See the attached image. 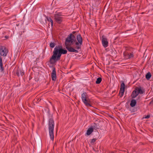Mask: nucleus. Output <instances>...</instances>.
I'll use <instances>...</instances> for the list:
<instances>
[{
    "label": "nucleus",
    "instance_id": "obj_1",
    "mask_svg": "<svg viewBox=\"0 0 153 153\" xmlns=\"http://www.w3.org/2000/svg\"><path fill=\"white\" fill-rule=\"evenodd\" d=\"M76 40L75 36L72 34H70L66 38L65 44L66 48L70 52L78 53V50L81 49L82 43V38L79 34L77 36Z\"/></svg>",
    "mask_w": 153,
    "mask_h": 153
},
{
    "label": "nucleus",
    "instance_id": "obj_2",
    "mask_svg": "<svg viewBox=\"0 0 153 153\" xmlns=\"http://www.w3.org/2000/svg\"><path fill=\"white\" fill-rule=\"evenodd\" d=\"M53 53L49 60L50 63L51 64H54L57 61L59 60L62 54L57 46L54 48Z\"/></svg>",
    "mask_w": 153,
    "mask_h": 153
},
{
    "label": "nucleus",
    "instance_id": "obj_3",
    "mask_svg": "<svg viewBox=\"0 0 153 153\" xmlns=\"http://www.w3.org/2000/svg\"><path fill=\"white\" fill-rule=\"evenodd\" d=\"M48 129L49 135L51 139L52 140H53V130L54 127V123L53 120L52 118H50L49 120Z\"/></svg>",
    "mask_w": 153,
    "mask_h": 153
},
{
    "label": "nucleus",
    "instance_id": "obj_4",
    "mask_svg": "<svg viewBox=\"0 0 153 153\" xmlns=\"http://www.w3.org/2000/svg\"><path fill=\"white\" fill-rule=\"evenodd\" d=\"M61 15L60 13L54 14V19L55 21L58 24H60L62 21V17L60 16Z\"/></svg>",
    "mask_w": 153,
    "mask_h": 153
},
{
    "label": "nucleus",
    "instance_id": "obj_5",
    "mask_svg": "<svg viewBox=\"0 0 153 153\" xmlns=\"http://www.w3.org/2000/svg\"><path fill=\"white\" fill-rule=\"evenodd\" d=\"M8 53L7 50L4 46H1L0 48V54L1 55L5 56Z\"/></svg>",
    "mask_w": 153,
    "mask_h": 153
},
{
    "label": "nucleus",
    "instance_id": "obj_6",
    "mask_svg": "<svg viewBox=\"0 0 153 153\" xmlns=\"http://www.w3.org/2000/svg\"><path fill=\"white\" fill-rule=\"evenodd\" d=\"M102 43L103 46L105 48L108 46V42L107 39L105 36H102L101 38Z\"/></svg>",
    "mask_w": 153,
    "mask_h": 153
},
{
    "label": "nucleus",
    "instance_id": "obj_7",
    "mask_svg": "<svg viewBox=\"0 0 153 153\" xmlns=\"http://www.w3.org/2000/svg\"><path fill=\"white\" fill-rule=\"evenodd\" d=\"M123 55L125 58L126 59H130L133 57L132 53H129L128 52H125L123 53Z\"/></svg>",
    "mask_w": 153,
    "mask_h": 153
},
{
    "label": "nucleus",
    "instance_id": "obj_8",
    "mask_svg": "<svg viewBox=\"0 0 153 153\" xmlns=\"http://www.w3.org/2000/svg\"><path fill=\"white\" fill-rule=\"evenodd\" d=\"M52 77V80L53 81H55L56 79V68L55 67H53L52 69V72L51 75Z\"/></svg>",
    "mask_w": 153,
    "mask_h": 153
},
{
    "label": "nucleus",
    "instance_id": "obj_9",
    "mask_svg": "<svg viewBox=\"0 0 153 153\" xmlns=\"http://www.w3.org/2000/svg\"><path fill=\"white\" fill-rule=\"evenodd\" d=\"M84 104L87 106H91V101L88 98L82 101Z\"/></svg>",
    "mask_w": 153,
    "mask_h": 153
},
{
    "label": "nucleus",
    "instance_id": "obj_10",
    "mask_svg": "<svg viewBox=\"0 0 153 153\" xmlns=\"http://www.w3.org/2000/svg\"><path fill=\"white\" fill-rule=\"evenodd\" d=\"M137 91L138 92L139 94H143L145 92V90L144 89L141 87H137L136 88Z\"/></svg>",
    "mask_w": 153,
    "mask_h": 153
},
{
    "label": "nucleus",
    "instance_id": "obj_11",
    "mask_svg": "<svg viewBox=\"0 0 153 153\" xmlns=\"http://www.w3.org/2000/svg\"><path fill=\"white\" fill-rule=\"evenodd\" d=\"M137 91V89L136 88L135 90L133 91L131 94V97L133 98H135L139 94Z\"/></svg>",
    "mask_w": 153,
    "mask_h": 153
},
{
    "label": "nucleus",
    "instance_id": "obj_12",
    "mask_svg": "<svg viewBox=\"0 0 153 153\" xmlns=\"http://www.w3.org/2000/svg\"><path fill=\"white\" fill-rule=\"evenodd\" d=\"M88 98V96L87 94L85 92H84L81 95V99L82 101L83 100L86 99Z\"/></svg>",
    "mask_w": 153,
    "mask_h": 153
},
{
    "label": "nucleus",
    "instance_id": "obj_13",
    "mask_svg": "<svg viewBox=\"0 0 153 153\" xmlns=\"http://www.w3.org/2000/svg\"><path fill=\"white\" fill-rule=\"evenodd\" d=\"M57 48L60 52H61L62 54H65L67 53V51L66 50H64L62 48V47H61L60 46H58Z\"/></svg>",
    "mask_w": 153,
    "mask_h": 153
},
{
    "label": "nucleus",
    "instance_id": "obj_14",
    "mask_svg": "<svg viewBox=\"0 0 153 153\" xmlns=\"http://www.w3.org/2000/svg\"><path fill=\"white\" fill-rule=\"evenodd\" d=\"M16 74L19 76H22L24 74V73L23 71L19 69L17 71Z\"/></svg>",
    "mask_w": 153,
    "mask_h": 153
},
{
    "label": "nucleus",
    "instance_id": "obj_15",
    "mask_svg": "<svg viewBox=\"0 0 153 153\" xmlns=\"http://www.w3.org/2000/svg\"><path fill=\"white\" fill-rule=\"evenodd\" d=\"M93 129L92 128H88V130L87 131L86 134L89 135L91 134L93 132Z\"/></svg>",
    "mask_w": 153,
    "mask_h": 153
},
{
    "label": "nucleus",
    "instance_id": "obj_16",
    "mask_svg": "<svg viewBox=\"0 0 153 153\" xmlns=\"http://www.w3.org/2000/svg\"><path fill=\"white\" fill-rule=\"evenodd\" d=\"M136 100L134 99L131 100V101L130 105L132 107H134L135 106L136 104Z\"/></svg>",
    "mask_w": 153,
    "mask_h": 153
},
{
    "label": "nucleus",
    "instance_id": "obj_17",
    "mask_svg": "<svg viewBox=\"0 0 153 153\" xmlns=\"http://www.w3.org/2000/svg\"><path fill=\"white\" fill-rule=\"evenodd\" d=\"M151 76V74L150 72L148 73L146 75V78L147 80L149 79Z\"/></svg>",
    "mask_w": 153,
    "mask_h": 153
},
{
    "label": "nucleus",
    "instance_id": "obj_18",
    "mask_svg": "<svg viewBox=\"0 0 153 153\" xmlns=\"http://www.w3.org/2000/svg\"><path fill=\"white\" fill-rule=\"evenodd\" d=\"M124 90H120L119 93V96L120 97H122L124 93Z\"/></svg>",
    "mask_w": 153,
    "mask_h": 153
},
{
    "label": "nucleus",
    "instance_id": "obj_19",
    "mask_svg": "<svg viewBox=\"0 0 153 153\" xmlns=\"http://www.w3.org/2000/svg\"><path fill=\"white\" fill-rule=\"evenodd\" d=\"M101 81L102 78L101 77H99L97 79V80L96 81V83L97 84H100L101 82Z\"/></svg>",
    "mask_w": 153,
    "mask_h": 153
},
{
    "label": "nucleus",
    "instance_id": "obj_20",
    "mask_svg": "<svg viewBox=\"0 0 153 153\" xmlns=\"http://www.w3.org/2000/svg\"><path fill=\"white\" fill-rule=\"evenodd\" d=\"M124 88H125V84L124 82H123L121 84L120 90H124Z\"/></svg>",
    "mask_w": 153,
    "mask_h": 153
},
{
    "label": "nucleus",
    "instance_id": "obj_21",
    "mask_svg": "<svg viewBox=\"0 0 153 153\" xmlns=\"http://www.w3.org/2000/svg\"><path fill=\"white\" fill-rule=\"evenodd\" d=\"M48 21L50 22L51 23V26H52L53 24V20L51 18H49L47 19Z\"/></svg>",
    "mask_w": 153,
    "mask_h": 153
},
{
    "label": "nucleus",
    "instance_id": "obj_22",
    "mask_svg": "<svg viewBox=\"0 0 153 153\" xmlns=\"http://www.w3.org/2000/svg\"><path fill=\"white\" fill-rule=\"evenodd\" d=\"M55 43L53 42H51L50 44V46L51 48H53L55 46Z\"/></svg>",
    "mask_w": 153,
    "mask_h": 153
},
{
    "label": "nucleus",
    "instance_id": "obj_23",
    "mask_svg": "<svg viewBox=\"0 0 153 153\" xmlns=\"http://www.w3.org/2000/svg\"><path fill=\"white\" fill-rule=\"evenodd\" d=\"M97 138H93V139H92L91 140V141L90 143L91 144L94 143L95 142V141L97 140Z\"/></svg>",
    "mask_w": 153,
    "mask_h": 153
},
{
    "label": "nucleus",
    "instance_id": "obj_24",
    "mask_svg": "<svg viewBox=\"0 0 153 153\" xmlns=\"http://www.w3.org/2000/svg\"><path fill=\"white\" fill-rule=\"evenodd\" d=\"M0 66L1 71L2 72V71H3L4 70V68L3 67L2 63H0Z\"/></svg>",
    "mask_w": 153,
    "mask_h": 153
},
{
    "label": "nucleus",
    "instance_id": "obj_25",
    "mask_svg": "<svg viewBox=\"0 0 153 153\" xmlns=\"http://www.w3.org/2000/svg\"><path fill=\"white\" fill-rule=\"evenodd\" d=\"M150 117V115H148L147 116H145V117H144L145 118L148 119Z\"/></svg>",
    "mask_w": 153,
    "mask_h": 153
},
{
    "label": "nucleus",
    "instance_id": "obj_26",
    "mask_svg": "<svg viewBox=\"0 0 153 153\" xmlns=\"http://www.w3.org/2000/svg\"><path fill=\"white\" fill-rule=\"evenodd\" d=\"M95 126H94V127L96 128H98L97 127V124L94 123Z\"/></svg>",
    "mask_w": 153,
    "mask_h": 153
},
{
    "label": "nucleus",
    "instance_id": "obj_27",
    "mask_svg": "<svg viewBox=\"0 0 153 153\" xmlns=\"http://www.w3.org/2000/svg\"><path fill=\"white\" fill-rule=\"evenodd\" d=\"M2 63V59L1 57L0 56V63Z\"/></svg>",
    "mask_w": 153,
    "mask_h": 153
},
{
    "label": "nucleus",
    "instance_id": "obj_28",
    "mask_svg": "<svg viewBox=\"0 0 153 153\" xmlns=\"http://www.w3.org/2000/svg\"><path fill=\"white\" fill-rule=\"evenodd\" d=\"M76 33V32H75L73 31V33H73V34H74V33Z\"/></svg>",
    "mask_w": 153,
    "mask_h": 153
},
{
    "label": "nucleus",
    "instance_id": "obj_29",
    "mask_svg": "<svg viewBox=\"0 0 153 153\" xmlns=\"http://www.w3.org/2000/svg\"><path fill=\"white\" fill-rule=\"evenodd\" d=\"M151 103H153V100H152V101L151 102Z\"/></svg>",
    "mask_w": 153,
    "mask_h": 153
}]
</instances>
